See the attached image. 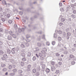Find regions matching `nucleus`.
<instances>
[{
  "mask_svg": "<svg viewBox=\"0 0 76 76\" xmlns=\"http://www.w3.org/2000/svg\"><path fill=\"white\" fill-rule=\"evenodd\" d=\"M8 58V56L6 54H4L3 55V57L1 58L2 60H6L7 58Z\"/></svg>",
  "mask_w": 76,
  "mask_h": 76,
  "instance_id": "f257e3e1",
  "label": "nucleus"
},
{
  "mask_svg": "<svg viewBox=\"0 0 76 76\" xmlns=\"http://www.w3.org/2000/svg\"><path fill=\"white\" fill-rule=\"evenodd\" d=\"M71 34L70 32H67L66 33V38L67 39H69V37L71 36Z\"/></svg>",
  "mask_w": 76,
  "mask_h": 76,
  "instance_id": "f03ea898",
  "label": "nucleus"
},
{
  "mask_svg": "<svg viewBox=\"0 0 76 76\" xmlns=\"http://www.w3.org/2000/svg\"><path fill=\"white\" fill-rule=\"evenodd\" d=\"M52 65H54L56 67H58V64L56 63L54 61H52L51 62Z\"/></svg>",
  "mask_w": 76,
  "mask_h": 76,
  "instance_id": "7ed1b4c3",
  "label": "nucleus"
},
{
  "mask_svg": "<svg viewBox=\"0 0 76 76\" xmlns=\"http://www.w3.org/2000/svg\"><path fill=\"white\" fill-rule=\"evenodd\" d=\"M25 54L26 53L25 51L23 50L21 51V56L22 57H25V55H26Z\"/></svg>",
  "mask_w": 76,
  "mask_h": 76,
  "instance_id": "20e7f679",
  "label": "nucleus"
},
{
  "mask_svg": "<svg viewBox=\"0 0 76 76\" xmlns=\"http://www.w3.org/2000/svg\"><path fill=\"white\" fill-rule=\"evenodd\" d=\"M31 65L30 64L28 65L27 66V71L28 72V71H30L31 70Z\"/></svg>",
  "mask_w": 76,
  "mask_h": 76,
  "instance_id": "39448f33",
  "label": "nucleus"
},
{
  "mask_svg": "<svg viewBox=\"0 0 76 76\" xmlns=\"http://www.w3.org/2000/svg\"><path fill=\"white\" fill-rule=\"evenodd\" d=\"M55 69L56 67H55V66H54V65H53V67H51V71L54 72V71L55 70Z\"/></svg>",
  "mask_w": 76,
  "mask_h": 76,
  "instance_id": "423d86ee",
  "label": "nucleus"
},
{
  "mask_svg": "<svg viewBox=\"0 0 76 76\" xmlns=\"http://www.w3.org/2000/svg\"><path fill=\"white\" fill-rule=\"evenodd\" d=\"M35 49H36L35 50H34V53H36L37 51H38L39 50V49L38 48V47H36Z\"/></svg>",
  "mask_w": 76,
  "mask_h": 76,
  "instance_id": "0eeeda50",
  "label": "nucleus"
},
{
  "mask_svg": "<svg viewBox=\"0 0 76 76\" xmlns=\"http://www.w3.org/2000/svg\"><path fill=\"white\" fill-rule=\"evenodd\" d=\"M11 53L12 54H15V48H12L11 50Z\"/></svg>",
  "mask_w": 76,
  "mask_h": 76,
  "instance_id": "6e6552de",
  "label": "nucleus"
},
{
  "mask_svg": "<svg viewBox=\"0 0 76 76\" xmlns=\"http://www.w3.org/2000/svg\"><path fill=\"white\" fill-rule=\"evenodd\" d=\"M45 71L46 72V73H50V69L47 68L46 69Z\"/></svg>",
  "mask_w": 76,
  "mask_h": 76,
  "instance_id": "1a4fd4ad",
  "label": "nucleus"
},
{
  "mask_svg": "<svg viewBox=\"0 0 76 76\" xmlns=\"http://www.w3.org/2000/svg\"><path fill=\"white\" fill-rule=\"evenodd\" d=\"M7 39L9 41L11 40L12 39V37L11 35H9Z\"/></svg>",
  "mask_w": 76,
  "mask_h": 76,
  "instance_id": "9d476101",
  "label": "nucleus"
},
{
  "mask_svg": "<svg viewBox=\"0 0 76 76\" xmlns=\"http://www.w3.org/2000/svg\"><path fill=\"white\" fill-rule=\"evenodd\" d=\"M36 72H37V70H36V69L35 68L33 69L32 70V73L35 74Z\"/></svg>",
  "mask_w": 76,
  "mask_h": 76,
  "instance_id": "9b49d317",
  "label": "nucleus"
},
{
  "mask_svg": "<svg viewBox=\"0 0 76 76\" xmlns=\"http://www.w3.org/2000/svg\"><path fill=\"white\" fill-rule=\"evenodd\" d=\"M4 52L2 50H0V55H1V56H2V55H4Z\"/></svg>",
  "mask_w": 76,
  "mask_h": 76,
  "instance_id": "f8f14e48",
  "label": "nucleus"
},
{
  "mask_svg": "<svg viewBox=\"0 0 76 76\" xmlns=\"http://www.w3.org/2000/svg\"><path fill=\"white\" fill-rule=\"evenodd\" d=\"M31 52H28L27 54V57H31Z\"/></svg>",
  "mask_w": 76,
  "mask_h": 76,
  "instance_id": "ddd939ff",
  "label": "nucleus"
},
{
  "mask_svg": "<svg viewBox=\"0 0 76 76\" xmlns=\"http://www.w3.org/2000/svg\"><path fill=\"white\" fill-rule=\"evenodd\" d=\"M23 72V71L22 70H19L18 71V73L19 74H21Z\"/></svg>",
  "mask_w": 76,
  "mask_h": 76,
  "instance_id": "4468645a",
  "label": "nucleus"
},
{
  "mask_svg": "<svg viewBox=\"0 0 76 76\" xmlns=\"http://www.w3.org/2000/svg\"><path fill=\"white\" fill-rule=\"evenodd\" d=\"M16 51L17 53H20V50L19 48H17L16 49Z\"/></svg>",
  "mask_w": 76,
  "mask_h": 76,
  "instance_id": "2eb2a0df",
  "label": "nucleus"
},
{
  "mask_svg": "<svg viewBox=\"0 0 76 76\" xmlns=\"http://www.w3.org/2000/svg\"><path fill=\"white\" fill-rule=\"evenodd\" d=\"M4 1V3L5 5H6V6H9V5H10V4H7V3H6V1Z\"/></svg>",
  "mask_w": 76,
  "mask_h": 76,
  "instance_id": "dca6fc26",
  "label": "nucleus"
},
{
  "mask_svg": "<svg viewBox=\"0 0 76 76\" xmlns=\"http://www.w3.org/2000/svg\"><path fill=\"white\" fill-rule=\"evenodd\" d=\"M10 16H11V15H10V14L9 13H8L7 14V18H9Z\"/></svg>",
  "mask_w": 76,
  "mask_h": 76,
  "instance_id": "f3484780",
  "label": "nucleus"
},
{
  "mask_svg": "<svg viewBox=\"0 0 76 76\" xmlns=\"http://www.w3.org/2000/svg\"><path fill=\"white\" fill-rule=\"evenodd\" d=\"M61 35H63V36H64V37H66V32L64 31L62 32V34H61Z\"/></svg>",
  "mask_w": 76,
  "mask_h": 76,
  "instance_id": "a211bd4d",
  "label": "nucleus"
},
{
  "mask_svg": "<svg viewBox=\"0 0 76 76\" xmlns=\"http://www.w3.org/2000/svg\"><path fill=\"white\" fill-rule=\"evenodd\" d=\"M15 73H10V76H15Z\"/></svg>",
  "mask_w": 76,
  "mask_h": 76,
  "instance_id": "6ab92c4d",
  "label": "nucleus"
},
{
  "mask_svg": "<svg viewBox=\"0 0 76 76\" xmlns=\"http://www.w3.org/2000/svg\"><path fill=\"white\" fill-rule=\"evenodd\" d=\"M24 62H23V61H21L20 63V65L22 67H23V66H24Z\"/></svg>",
  "mask_w": 76,
  "mask_h": 76,
  "instance_id": "aec40b11",
  "label": "nucleus"
},
{
  "mask_svg": "<svg viewBox=\"0 0 76 76\" xmlns=\"http://www.w3.org/2000/svg\"><path fill=\"white\" fill-rule=\"evenodd\" d=\"M14 26L16 30L17 29V28H18V25L16 24H15Z\"/></svg>",
  "mask_w": 76,
  "mask_h": 76,
  "instance_id": "412c9836",
  "label": "nucleus"
},
{
  "mask_svg": "<svg viewBox=\"0 0 76 76\" xmlns=\"http://www.w3.org/2000/svg\"><path fill=\"white\" fill-rule=\"evenodd\" d=\"M69 58H74V55L72 54H70L69 55Z\"/></svg>",
  "mask_w": 76,
  "mask_h": 76,
  "instance_id": "4be33fe9",
  "label": "nucleus"
},
{
  "mask_svg": "<svg viewBox=\"0 0 76 76\" xmlns=\"http://www.w3.org/2000/svg\"><path fill=\"white\" fill-rule=\"evenodd\" d=\"M37 59V58L36 57V56H34L32 58V60L34 61H35Z\"/></svg>",
  "mask_w": 76,
  "mask_h": 76,
  "instance_id": "5701e85b",
  "label": "nucleus"
},
{
  "mask_svg": "<svg viewBox=\"0 0 76 76\" xmlns=\"http://www.w3.org/2000/svg\"><path fill=\"white\" fill-rule=\"evenodd\" d=\"M12 72H13V73H15L17 72V69H13Z\"/></svg>",
  "mask_w": 76,
  "mask_h": 76,
  "instance_id": "b1692460",
  "label": "nucleus"
},
{
  "mask_svg": "<svg viewBox=\"0 0 76 76\" xmlns=\"http://www.w3.org/2000/svg\"><path fill=\"white\" fill-rule=\"evenodd\" d=\"M21 47L22 48H25V45H24V43L23 44H21Z\"/></svg>",
  "mask_w": 76,
  "mask_h": 76,
  "instance_id": "393cba45",
  "label": "nucleus"
},
{
  "mask_svg": "<svg viewBox=\"0 0 76 76\" xmlns=\"http://www.w3.org/2000/svg\"><path fill=\"white\" fill-rule=\"evenodd\" d=\"M12 68V66L11 65H10L8 66V69L10 70H11Z\"/></svg>",
  "mask_w": 76,
  "mask_h": 76,
  "instance_id": "a878e982",
  "label": "nucleus"
},
{
  "mask_svg": "<svg viewBox=\"0 0 76 76\" xmlns=\"http://www.w3.org/2000/svg\"><path fill=\"white\" fill-rule=\"evenodd\" d=\"M37 46H38V47H41V43L39 42L37 43Z\"/></svg>",
  "mask_w": 76,
  "mask_h": 76,
  "instance_id": "bb28decb",
  "label": "nucleus"
},
{
  "mask_svg": "<svg viewBox=\"0 0 76 76\" xmlns=\"http://www.w3.org/2000/svg\"><path fill=\"white\" fill-rule=\"evenodd\" d=\"M1 20L3 22H4V21H5V19L3 18H1Z\"/></svg>",
  "mask_w": 76,
  "mask_h": 76,
  "instance_id": "cd10ccee",
  "label": "nucleus"
},
{
  "mask_svg": "<svg viewBox=\"0 0 76 76\" xmlns=\"http://www.w3.org/2000/svg\"><path fill=\"white\" fill-rule=\"evenodd\" d=\"M24 44L25 45H26V47H28L29 45L28 43H26V42H24Z\"/></svg>",
  "mask_w": 76,
  "mask_h": 76,
  "instance_id": "c85d7f7f",
  "label": "nucleus"
},
{
  "mask_svg": "<svg viewBox=\"0 0 76 76\" xmlns=\"http://www.w3.org/2000/svg\"><path fill=\"white\" fill-rule=\"evenodd\" d=\"M11 53V51H10V49H8L7 50V54H10Z\"/></svg>",
  "mask_w": 76,
  "mask_h": 76,
  "instance_id": "c756f323",
  "label": "nucleus"
},
{
  "mask_svg": "<svg viewBox=\"0 0 76 76\" xmlns=\"http://www.w3.org/2000/svg\"><path fill=\"white\" fill-rule=\"evenodd\" d=\"M69 28H66L65 29V31L66 32H69Z\"/></svg>",
  "mask_w": 76,
  "mask_h": 76,
  "instance_id": "7c9ffc66",
  "label": "nucleus"
},
{
  "mask_svg": "<svg viewBox=\"0 0 76 76\" xmlns=\"http://www.w3.org/2000/svg\"><path fill=\"white\" fill-rule=\"evenodd\" d=\"M38 55H39V57H42V53H39L38 54Z\"/></svg>",
  "mask_w": 76,
  "mask_h": 76,
  "instance_id": "2f4dec72",
  "label": "nucleus"
},
{
  "mask_svg": "<svg viewBox=\"0 0 76 76\" xmlns=\"http://www.w3.org/2000/svg\"><path fill=\"white\" fill-rule=\"evenodd\" d=\"M75 15L72 14L71 15V18H73V19H75V18H76V17H75Z\"/></svg>",
  "mask_w": 76,
  "mask_h": 76,
  "instance_id": "473e14b6",
  "label": "nucleus"
},
{
  "mask_svg": "<svg viewBox=\"0 0 76 76\" xmlns=\"http://www.w3.org/2000/svg\"><path fill=\"white\" fill-rule=\"evenodd\" d=\"M8 23H10V24H11V23H12V20H8Z\"/></svg>",
  "mask_w": 76,
  "mask_h": 76,
  "instance_id": "72a5a7b5",
  "label": "nucleus"
},
{
  "mask_svg": "<svg viewBox=\"0 0 76 76\" xmlns=\"http://www.w3.org/2000/svg\"><path fill=\"white\" fill-rule=\"evenodd\" d=\"M42 69H45V64H43L42 66Z\"/></svg>",
  "mask_w": 76,
  "mask_h": 76,
  "instance_id": "f704fd0d",
  "label": "nucleus"
},
{
  "mask_svg": "<svg viewBox=\"0 0 76 76\" xmlns=\"http://www.w3.org/2000/svg\"><path fill=\"white\" fill-rule=\"evenodd\" d=\"M1 66L2 67H5V66H6V64H1Z\"/></svg>",
  "mask_w": 76,
  "mask_h": 76,
  "instance_id": "c9c22d12",
  "label": "nucleus"
},
{
  "mask_svg": "<svg viewBox=\"0 0 76 76\" xmlns=\"http://www.w3.org/2000/svg\"><path fill=\"white\" fill-rule=\"evenodd\" d=\"M51 43L53 45H54L56 44V42H55V41H52Z\"/></svg>",
  "mask_w": 76,
  "mask_h": 76,
  "instance_id": "e433bc0d",
  "label": "nucleus"
},
{
  "mask_svg": "<svg viewBox=\"0 0 76 76\" xmlns=\"http://www.w3.org/2000/svg\"><path fill=\"white\" fill-rule=\"evenodd\" d=\"M59 72H60L59 70H56L55 72V73H56V74H58L59 73Z\"/></svg>",
  "mask_w": 76,
  "mask_h": 76,
  "instance_id": "4c0bfd02",
  "label": "nucleus"
},
{
  "mask_svg": "<svg viewBox=\"0 0 76 76\" xmlns=\"http://www.w3.org/2000/svg\"><path fill=\"white\" fill-rule=\"evenodd\" d=\"M61 22H64V21H65V19L64 18H61Z\"/></svg>",
  "mask_w": 76,
  "mask_h": 76,
  "instance_id": "58836bf2",
  "label": "nucleus"
},
{
  "mask_svg": "<svg viewBox=\"0 0 76 76\" xmlns=\"http://www.w3.org/2000/svg\"><path fill=\"white\" fill-rule=\"evenodd\" d=\"M71 64H72V65H74L75 64V61H72L71 62Z\"/></svg>",
  "mask_w": 76,
  "mask_h": 76,
  "instance_id": "ea45409f",
  "label": "nucleus"
},
{
  "mask_svg": "<svg viewBox=\"0 0 76 76\" xmlns=\"http://www.w3.org/2000/svg\"><path fill=\"white\" fill-rule=\"evenodd\" d=\"M25 57L23 58L22 59V60H23V61H25L26 60V58Z\"/></svg>",
  "mask_w": 76,
  "mask_h": 76,
  "instance_id": "a19ab883",
  "label": "nucleus"
},
{
  "mask_svg": "<svg viewBox=\"0 0 76 76\" xmlns=\"http://www.w3.org/2000/svg\"><path fill=\"white\" fill-rule=\"evenodd\" d=\"M60 10L61 11V12H64V10L63 8H61L60 9Z\"/></svg>",
  "mask_w": 76,
  "mask_h": 76,
  "instance_id": "79ce46f5",
  "label": "nucleus"
},
{
  "mask_svg": "<svg viewBox=\"0 0 76 76\" xmlns=\"http://www.w3.org/2000/svg\"><path fill=\"white\" fill-rule=\"evenodd\" d=\"M44 59V57L42 56H41L40 57V60H43Z\"/></svg>",
  "mask_w": 76,
  "mask_h": 76,
  "instance_id": "37998d69",
  "label": "nucleus"
},
{
  "mask_svg": "<svg viewBox=\"0 0 76 76\" xmlns=\"http://www.w3.org/2000/svg\"><path fill=\"white\" fill-rule=\"evenodd\" d=\"M58 39L59 41H61V38L60 37H58Z\"/></svg>",
  "mask_w": 76,
  "mask_h": 76,
  "instance_id": "c03bdc74",
  "label": "nucleus"
},
{
  "mask_svg": "<svg viewBox=\"0 0 76 76\" xmlns=\"http://www.w3.org/2000/svg\"><path fill=\"white\" fill-rule=\"evenodd\" d=\"M36 69H37V70H38V71H39V70H40V67H39V66L37 67V68Z\"/></svg>",
  "mask_w": 76,
  "mask_h": 76,
  "instance_id": "a18cd8bd",
  "label": "nucleus"
},
{
  "mask_svg": "<svg viewBox=\"0 0 76 76\" xmlns=\"http://www.w3.org/2000/svg\"><path fill=\"white\" fill-rule=\"evenodd\" d=\"M58 64L59 65H60V66H61V65H62V62L59 61L58 62Z\"/></svg>",
  "mask_w": 76,
  "mask_h": 76,
  "instance_id": "49530a36",
  "label": "nucleus"
},
{
  "mask_svg": "<svg viewBox=\"0 0 76 76\" xmlns=\"http://www.w3.org/2000/svg\"><path fill=\"white\" fill-rule=\"evenodd\" d=\"M12 37H13V38H16V35L13 34L12 35Z\"/></svg>",
  "mask_w": 76,
  "mask_h": 76,
  "instance_id": "de8ad7c7",
  "label": "nucleus"
},
{
  "mask_svg": "<svg viewBox=\"0 0 76 76\" xmlns=\"http://www.w3.org/2000/svg\"><path fill=\"white\" fill-rule=\"evenodd\" d=\"M5 11L7 12H9V10L8 9L6 8L5 10Z\"/></svg>",
  "mask_w": 76,
  "mask_h": 76,
  "instance_id": "09e8293b",
  "label": "nucleus"
},
{
  "mask_svg": "<svg viewBox=\"0 0 76 76\" xmlns=\"http://www.w3.org/2000/svg\"><path fill=\"white\" fill-rule=\"evenodd\" d=\"M63 31H62L61 30H59L58 31V32L59 35L61 34H62V32Z\"/></svg>",
  "mask_w": 76,
  "mask_h": 76,
  "instance_id": "8fccbe9b",
  "label": "nucleus"
},
{
  "mask_svg": "<svg viewBox=\"0 0 76 76\" xmlns=\"http://www.w3.org/2000/svg\"><path fill=\"white\" fill-rule=\"evenodd\" d=\"M53 37L54 38H57V34H56V33H54V34Z\"/></svg>",
  "mask_w": 76,
  "mask_h": 76,
  "instance_id": "3c124183",
  "label": "nucleus"
},
{
  "mask_svg": "<svg viewBox=\"0 0 76 76\" xmlns=\"http://www.w3.org/2000/svg\"><path fill=\"white\" fill-rule=\"evenodd\" d=\"M46 44L47 45H48V46H49L50 45V42H47L46 43Z\"/></svg>",
  "mask_w": 76,
  "mask_h": 76,
  "instance_id": "603ef678",
  "label": "nucleus"
},
{
  "mask_svg": "<svg viewBox=\"0 0 76 76\" xmlns=\"http://www.w3.org/2000/svg\"><path fill=\"white\" fill-rule=\"evenodd\" d=\"M26 37L27 39H28V38H30V36H29V34H27Z\"/></svg>",
  "mask_w": 76,
  "mask_h": 76,
  "instance_id": "864d4df0",
  "label": "nucleus"
},
{
  "mask_svg": "<svg viewBox=\"0 0 76 76\" xmlns=\"http://www.w3.org/2000/svg\"><path fill=\"white\" fill-rule=\"evenodd\" d=\"M35 75L36 76H39V72H37L35 74Z\"/></svg>",
  "mask_w": 76,
  "mask_h": 76,
  "instance_id": "5fc2aeb1",
  "label": "nucleus"
},
{
  "mask_svg": "<svg viewBox=\"0 0 76 76\" xmlns=\"http://www.w3.org/2000/svg\"><path fill=\"white\" fill-rule=\"evenodd\" d=\"M7 70V69L6 68H4L3 69V71H4V72H6Z\"/></svg>",
  "mask_w": 76,
  "mask_h": 76,
  "instance_id": "6e6d98bb",
  "label": "nucleus"
},
{
  "mask_svg": "<svg viewBox=\"0 0 76 76\" xmlns=\"http://www.w3.org/2000/svg\"><path fill=\"white\" fill-rule=\"evenodd\" d=\"M39 38H37V40L39 41H41V36H39Z\"/></svg>",
  "mask_w": 76,
  "mask_h": 76,
  "instance_id": "4d7b16f0",
  "label": "nucleus"
},
{
  "mask_svg": "<svg viewBox=\"0 0 76 76\" xmlns=\"http://www.w3.org/2000/svg\"><path fill=\"white\" fill-rule=\"evenodd\" d=\"M18 31L20 33L21 32H22V30L21 28H19L18 29Z\"/></svg>",
  "mask_w": 76,
  "mask_h": 76,
  "instance_id": "13d9d810",
  "label": "nucleus"
},
{
  "mask_svg": "<svg viewBox=\"0 0 76 76\" xmlns=\"http://www.w3.org/2000/svg\"><path fill=\"white\" fill-rule=\"evenodd\" d=\"M42 39H45V34H43L42 36Z\"/></svg>",
  "mask_w": 76,
  "mask_h": 76,
  "instance_id": "bf43d9fd",
  "label": "nucleus"
},
{
  "mask_svg": "<svg viewBox=\"0 0 76 76\" xmlns=\"http://www.w3.org/2000/svg\"><path fill=\"white\" fill-rule=\"evenodd\" d=\"M63 68L64 69H66V65H64L63 66Z\"/></svg>",
  "mask_w": 76,
  "mask_h": 76,
  "instance_id": "052dcab7",
  "label": "nucleus"
},
{
  "mask_svg": "<svg viewBox=\"0 0 76 76\" xmlns=\"http://www.w3.org/2000/svg\"><path fill=\"white\" fill-rule=\"evenodd\" d=\"M73 13L74 14H76V10H74L73 11Z\"/></svg>",
  "mask_w": 76,
  "mask_h": 76,
  "instance_id": "680f3d73",
  "label": "nucleus"
},
{
  "mask_svg": "<svg viewBox=\"0 0 76 76\" xmlns=\"http://www.w3.org/2000/svg\"><path fill=\"white\" fill-rule=\"evenodd\" d=\"M56 57H58V56H60V54H59L58 53H56Z\"/></svg>",
  "mask_w": 76,
  "mask_h": 76,
  "instance_id": "e2e57ef3",
  "label": "nucleus"
},
{
  "mask_svg": "<svg viewBox=\"0 0 76 76\" xmlns=\"http://www.w3.org/2000/svg\"><path fill=\"white\" fill-rule=\"evenodd\" d=\"M65 54H68V52L67 50H65L64 51Z\"/></svg>",
  "mask_w": 76,
  "mask_h": 76,
  "instance_id": "0e129e2a",
  "label": "nucleus"
},
{
  "mask_svg": "<svg viewBox=\"0 0 76 76\" xmlns=\"http://www.w3.org/2000/svg\"><path fill=\"white\" fill-rule=\"evenodd\" d=\"M21 32H24V31H25V29H24V28H21Z\"/></svg>",
  "mask_w": 76,
  "mask_h": 76,
  "instance_id": "69168bd1",
  "label": "nucleus"
},
{
  "mask_svg": "<svg viewBox=\"0 0 76 76\" xmlns=\"http://www.w3.org/2000/svg\"><path fill=\"white\" fill-rule=\"evenodd\" d=\"M9 31H8V30H6L5 31V33L7 34V33H9Z\"/></svg>",
  "mask_w": 76,
  "mask_h": 76,
  "instance_id": "338daca9",
  "label": "nucleus"
},
{
  "mask_svg": "<svg viewBox=\"0 0 76 76\" xmlns=\"http://www.w3.org/2000/svg\"><path fill=\"white\" fill-rule=\"evenodd\" d=\"M3 9L2 7H0V12H3Z\"/></svg>",
  "mask_w": 76,
  "mask_h": 76,
  "instance_id": "774afa93",
  "label": "nucleus"
}]
</instances>
